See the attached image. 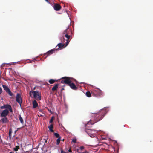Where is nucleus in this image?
<instances>
[{
  "label": "nucleus",
  "instance_id": "32",
  "mask_svg": "<svg viewBox=\"0 0 153 153\" xmlns=\"http://www.w3.org/2000/svg\"><path fill=\"white\" fill-rule=\"evenodd\" d=\"M84 149V147L83 146H82L80 147V149L81 150H83Z\"/></svg>",
  "mask_w": 153,
  "mask_h": 153
},
{
  "label": "nucleus",
  "instance_id": "29",
  "mask_svg": "<svg viewBox=\"0 0 153 153\" xmlns=\"http://www.w3.org/2000/svg\"><path fill=\"white\" fill-rule=\"evenodd\" d=\"M76 138H74L72 140V142L74 143H76Z\"/></svg>",
  "mask_w": 153,
  "mask_h": 153
},
{
  "label": "nucleus",
  "instance_id": "22",
  "mask_svg": "<svg viewBox=\"0 0 153 153\" xmlns=\"http://www.w3.org/2000/svg\"><path fill=\"white\" fill-rule=\"evenodd\" d=\"M86 95L87 97H91V94L90 91H87L86 93Z\"/></svg>",
  "mask_w": 153,
  "mask_h": 153
},
{
  "label": "nucleus",
  "instance_id": "43",
  "mask_svg": "<svg viewBox=\"0 0 153 153\" xmlns=\"http://www.w3.org/2000/svg\"><path fill=\"white\" fill-rule=\"evenodd\" d=\"M64 139H62V141H64Z\"/></svg>",
  "mask_w": 153,
  "mask_h": 153
},
{
  "label": "nucleus",
  "instance_id": "18",
  "mask_svg": "<svg viewBox=\"0 0 153 153\" xmlns=\"http://www.w3.org/2000/svg\"><path fill=\"white\" fill-rule=\"evenodd\" d=\"M57 81V80H56L51 79L49 80L48 82L51 84H52L55 82H56Z\"/></svg>",
  "mask_w": 153,
  "mask_h": 153
},
{
  "label": "nucleus",
  "instance_id": "13",
  "mask_svg": "<svg viewBox=\"0 0 153 153\" xmlns=\"http://www.w3.org/2000/svg\"><path fill=\"white\" fill-rule=\"evenodd\" d=\"M68 85L73 90H76L77 89V88L73 83L71 82Z\"/></svg>",
  "mask_w": 153,
  "mask_h": 153
},
{
  "label": "nucleus",
  "instance_id": "14",
  "mask_svg": "<svg viewBox=\"0 0 153 153\" xmlns=\"http://www.w3.org/2000/svg\"><path fill=\"white\" fill-rule=\"evenodd\" d=\"M4 117L2 118L0 120V122H1L3 123H7L9 120L6 117Z\"/></svg>",
  "mask_w": 153,
  "mask_h": 153
},
{
  "label": "nucleus",
  "instance_id": "41",
  "mask_svg": "<svg viewBox=\"0 0 153 153\" xmlns=\"http://www.w3.org/2000/svg\"><path fill=\"white\" fill-rule=\"evenodd\" d=\"M47 141L46 140H45V143H47Z\"/></svg>",
  "mask_w": 153,
  "mask_h": 153
},
{
  "label": "nucleus",
  "instance_id": "12",
  "mask_svg": "<svg viewBox=\"0 0 153 153\" xmlns=\"http://www.w3.org/2000/svg\"><path fill=\"white\" fill-rule=\"evenodd\" d=\"M54 8L55 10L59 11L61 9V7L59 4H55L54 6Z\"/></svg>",
  "mask_w": 153,
  "mask_h": 153
},
{
  "label": "nucleus",
  "instance_id": "17",
  "mask_svg": "<svg viewBox=\"0 0 153 153\" xmlns=\"http://www.w3.org/2000/svg\"><path fill=\"white\" fill-rule=\"evenodd\" d=\"M59 84H58L55 85L52 88V91H56L58 88Z\"/></svg>",
  "mask_w": 153,
  "mask_h": 153
},
{
  "label": "nucleus",
  "instance_id": "42",
  "mask_svg": "<svg viewBox=\"0 0 153 153\" xmlns=\"http://www.w3.org/2000/svg\"><path fill=\"white\" fill-rule=\"evenodd\" d=\"M74 80L75 82H76V80L75 79H74Z\"/></svg>",
  "mask_w": 153,
  "mask_h": 153
},
{
  "label": "nucleus",
  "instance_id": "38",
  "mask_svg": "<svg viewBox=\"0 0 153 153\" xmlns=\"http://www.w3.org/2000/svg\"><path fill=\"white\" fill-rule=\"evenodd\" d=\"M79 149H78V150H77V152H79V153H80V152H79Z\"/></svg>",
  "mask_w": 153,
  "mask_h": 153
},
{
  "label": "nucleus",
  "instance_id": "39",
  "mask_svg": "<svg viewBox=\"0 0 153 153\" xmlns=\"http://www.w3.org/2000/svg\"><path fill=\"white\" fill-rule=\"evenodd\" d=\"M64 90V88H62V89H61V91H62V90Z\"/></svg>",
  "mask_w": 153,
  "mask_h": 153
},
{
  "label": "nucleus",
  "instance_id": "27",
  "mask_svg": "<svg viewBox=\"0 0 153 153\" xmlns=\"http://www.w3.org/2000/svg\"><path fill=\"white\" fill-rule=\"evenodd\" d=\"M54 135L56 137V138H59V137H60L59 134L57 133H55L54 134Z\"/></svg>",
  "mask_w": 153,
  "mask_h": 153
},
{
  "label": "nucleus",
  "instance_id": "5",
  "mask_svg": "<svg viewBox=\"0 0 153 153\" xmlns=\"http://www.w3.org/2000/svg\"><path fill=\"white\" fill-rule=\"evenodd\" d=\"M59 50V48H54L48 51V52L44 53V56L47 55L45 57V59L46 58V57L48 56L51 55L53 53H55L56 51H57V50Z\"/></svg>",
  "mask_w": 153,
  "mask_h": 153
},
{
  "label": "nucleus",
  "instance_id": "15",
  "mask_svg": "<svg viewBox=\"0 0 153 153\" xmlns=\"http://www.w3.org/2000/svg\"><path fill=\"white\" fill-rule=\"evenodd\" d=\"M4 105L5 109H8L10 112H12L13 110L11 107L10 105L6 104Z\"/></svg>",
  "mask_w": 153,
  "mask_h": 153
},
{
  "label": "nucleus",
  "instance_id": "25",
  "mask_svg": "<svg viewBox=\"0 0 153 153\" xmlns=\"http://www.w3.org/2000/svg\"><path fill=\"white\" fill-rule=\"evenodd\" d=\"M12 133V130L10 128L9 129V137L10 138H11Z\"/></svg>",
  "mask_w": 153,
  "mask_h": 153
},
{
  "label": "nucleus",
  "instance_id": "10",
  "mask_svg": "<svg viewBox=\"0 0 153 153\" xmlns=\"http://www.w3.org/2000/svg\"><path fill=\"white\" fill-rule=\"evenodd\" d=\"M64 36V37H65L67 38L66 39V42L65 44V46H66L69 44L71 37L70 35H68V34H66Z\"/></svg>",
  "mask_w": 153,
  "mask_h": 153
},
{
  "label": "nucleus",
  "instance_id": "35",
  "mask_svg": "<svg viewBox=\"0 0 153 153\" xmlns=\"http://www.w3.org/2000/svg\"><path fill=\"white\" fill-rule=\"evenodd\" d=\"M68 151L69 152H72V151H71V149H69L68 150Z\"/></svg>",
  "mask_w": 153,
  "mask_h": 153
},
{
  "label": "nucleus",
  "instance_id": "19",
  "mask_svg": "<svg viewBox=\"0 0 153 153\" xmlns=\"http://www.w3.org/2000/svg\"><path fill=\"white\" fill-rule=\"evenodd\" d=\"M50 131L52 132H54L53 130V125L52 124H51L50 126L48 127Z\"/></svg>",
  "mask_w": 153,
  "mask_h": 153
},
{
  "label": "nucleus",
  "instance_id": "34",
  "mask_svg": "<svg viewBox=\"0 0 153 153\" xmlns=\"http://www.w3.org/2000/svg\"><path fill=\"white\" fill-rule=\"evenodd\" d=\"M39 111L40 112H42V111H43V110H42V109H40L39 110Z\"/></svg>",
  "mask_w": 153,
  "mask_h": 153
},
{
  "label": "nucleus",
  "instance_id": "37",
  "mask_svg": "<svg viewBox=\"0 0 153 153\" xmlns=\"http://www.w3.org/2000/svg\"><path fill=\"white\" fill-rule=\"evenodd\" d=\"M45 1L48 3H49L48 0H45Z\"/></svg>",
  "mask_w": 153,
  "mask_h": 153
},
{
  "label": "nucleus",
  "instance_id": "2",
  "mask_svg": "<svg viewBox=\"0 0 153 153\" xmlns=\"http://www.w3.org/2000/svg\"><path fill=\"white\" fill-rule=\"evenodd\" d=\"M91 94L93 96L97 97H101L103 95L102 91L98 89L93 90L91 91Z\"/></svg>",
  "mask_w": 153,
  "mask_h": 153
},
{
  "label": "nucleus",
  "instance_id": "9",
  "mask_svg": "<svg viewBox=\"0 0 153 153\" xmlns=\"http://www.w3.org/2000/svg\"><path fill=\"white\" fill-rule=\"evenodd\" d=\"M16 98V101L21 105L22 103V101L20 94L18 93L17 94Z\"/></svg>",
  "mask_w": 153,
  "mask_h": 153
},
{
  "label": "nucleus",
  "instance_id": "44",
  "mask_svg": "<svg viewBox=\"0 0 153 153\" xmlns=\"http://www.w3.org/2000/svg\"><path fill=\"white\" fill-rule=\"evenodd\" d=\"M35 89V88H34V90Z\"/></svg>",
  "mask_w": 153,
  "mask_h": 153
},
{
  "label": "nucleus",
  "instance_id": "20",
  "mask_svg": "<svg viewBox=\"0 0 153 153\" xmlns=\"http://www.w3.org/2000/svg\"><path fill=\"white\" fill-rule=\"evenodd\" d=\"M65 45L64 43H59L58 44L57 46L59 47V48H63Z\"/></svg>",
  "mask_w": 153,
  "mask_h": 153
},
{
  "label": "nucleus",
  "instance_id": "40",
  "mask_svg": "<svg viewBox=\"0 0 153 153\" xmlns=\"http://www.w3.org/2000/svg\"><path fill=\"white\" fill-rule=\"evenodd\" d=\"M25 153H28V152L27 151Z\"/></svg>",
  "mask_w": 153,
  "mask_h": 153
},
{
  "label": "nucleus",
  "instance_id": "8",
  "mask_svg": "<svg viewBox=\"0 0 153 153\" xmlns=\"http://www.w3.org/2000/svg\"><path fill=\"white\" fill-rule=\"evenodd\" d=\"M68 29L65 30L62 33V35L60 37V39L62 43H64L65 42V39H64V35L67 33Z\"/></svg>",
  "mask_w": 153,
  "mask_h": 153
},
{
  "label": "nucleus",
  "instance_id": "3",
  "mask_svg": "<svg viewBox=\"0 0 153 153\" xmlns=\"http://www.w3.org/2000/svg\"><path fill=\"white\" fill-rule=\"evenodd\" d=\"M72 78L70 77L64 76L60 80V82L62 83L66 84L68 85L72 82L71 80Z\"/></svg>",
  "mask_w": 153,
  "mask_h": 153
},
{
  "label": "nucleus",
  "instance_id": "21",
  "mask_svg": "<svg viewBox=\"0 0 153 153\" xmlns=\"http://www.w3.org/2000/svg\"><path fill=\"white\" fill-rule=\"evenodd\" d=\"M35 91H30L29 92V95L31 97H33L32 95H34V92Z\"/></svg>",
  "mask_w": 153,
  "mask_h": 153
},
{
  "label": "nucleus",
  "instance_id": "1",
  "mask_svg": "<svg viewBox=\"0 0 153 153\" xmlns=\"http://www.w3.org/2000/svg\"><path fill=\"white\" fill-rule=\"evenodd\" d=\"M106 114V111L104 110H101L97 113L94 114V118L93 120L91 119L88 121L86 124H85V126L86 127L87 124L93 125L95 123L102 120Z\"/></svg>",
  "mask_w": 153,
  "mask_h": 153
},
{
  "label": "nucleus",
  "instance_id": "6",
  "mask_svg": "<svg viewBox=\"0 0 153 153\" xmlns=\"http://www.w3.org/2000/svg\"><path fill=\"white\" fill-rule=\"evenodd\" d=\"M33 95V97L37 100H41V94L39 91H35Z\"/></svg>",
  "mask_w": 153,
  "mask_h": 153
},
{
  "label": "nucleus",
  "instance_id": "16",
  "mask_svg": "<svg viewBox=\"0 0 153 153\" xmlns=\"http://www.w3.org/2000/svg\"><path fill=\"white\" fill-rule=\"evenodd\" d=\"M33 107L34 108H35L38 107V104L36 101L34 100L33 102Z\"/></svg>",
  "mask_w": 153,
  "mask_h": 153
},
{
  "label": "nucleus",
  "instance_id": "26",
  "mask_svg": "<svg viewBox=\"0 0 153 153\" xmlns=\"http://www.w3.org/2000/svg\"><path fill=\"white\" fill-rule=\"evenodd\" d=\"M19 119L21 123L23 124L24 123L23 120L22 118L21 117V115H19Z\"/></svg>",
  "mask_w": 153,
  "mask_h": 153
},
{
  "label": "nucleus",
  "instance_id": "28",
  "mask_svg": "<svg viewBox=\"0 0 153 153\" xmlns=\"http://www.w3.org/2000/svg\"><path fill=\"white\" fill-rule=\"evenodd\" d=\"M54 117L53 116L51 118V119L50 120V121H49V123H52L53 121V120L54 119Z\"/></svg>",
  "mask_w": 153,
  "mask_h": 153
},
{
  "label": "nucleus",
  "instance_id": "7",
  "mask_svg": "<svg viewBox=\"0 0 153 153\" xmlns=\"http://www.w3.org/2000/svg\"><path fill=\"white\" fill-rule=\"evenodd\" d=\"M2 87L4 89L9 95L10 96H12L13 95V93L11 92L10 90L6 85H2Z\"/></svg>",
  "mask_w": 153,
  "mask_h": 153
},
{
  "label": "nucleus",
  "instance_id": "23",
  "mask_svg": "<svg viewBox=\"0 0 153 153\" xmlns=\"http://www.w3.org/2000/svg\"><path fill=\"white\" fill-rule=\"evenodd\" d=\"M19 146H15V148L13 149V150L16 152L19 149Z\"/></svg>",
  "mask_w": 153,
  "mask_h": 153
},
{
  "label": "nucleus",
  "instance_id": "31",
  "mask_svg": "<svg viewBox=\"0 0 153 153\" xmlns=\"http://www.w3.org/2000/svg\"><path fill=\"white\" fill-rule=\"evenodd\" d=\"M0 108L1 109H4V108H5V107H4V105L3 106H1Z\"/></svg>",
  "mask_w": 153,
  "mask_h": 153
},
{
  "label": "nucleus",
  "instance_id": "4",
  "mask_svg": "<svg viewBox=\"0 0 153 153\" xmlns=\"http://www.w3.org/2000/svg\"><path fill=\"white\" fill-rule=\"evenodd\" d=\"M85 131L91 137H94L95 136L96 131L95 130L86 129Z\"/></svg>",
  "mask_w": 153,
  "mask_h": 153
},
{
  "label": "nucleus",
  "instance_id": "45",
  "mask_svg": "<svg viewBox=\"0 0 153 153\" xmlns=\"http://www.w3.org/2000/svg\"><path fill=\"white\" fill-rule=\"evenodd\" d=\"M83 153V152H82V153Z\"/></svg>",
  "mask_w": 153,
  "mask_h": 153
},
{
  "label": "nucleus",
  "instance_id": "33",
  "mask_svg": "<svg viewBox=\"0 0 153 153\" xmlns=\"http://www.w3.org/2000/svg\"><path fill=\"white\" fill-rule=\"evenodd\" d=\"M61 153H66V152H65L63 150H61Z\"/></svg>",
  "mask_w": 153,
  "mask_h": 153
},
{
  "label": "nucleus",
  "instance_id": "24",
  "mask_svg": "<svg viewBox=\"0 0 153 153\" xmlns=\"http://www.w3.org/2000/svg\"><path fill=\"white\" fill-rule=\"evenodd\" d=\"M61 137H59L56 140V144L58 145L59 144L61 140Z\"/></svg>",
  "mask_w": 153,
  "mask_h": 153
},
{
  "label": "nucleus",
  "instance_id": "11",
  "mask_svg": "<svg viewBox=\"0 0 153 153\" xmlns=\"http://www.w3.org/2000/svg\"><path fill=\"white\" fill-rule=\"evenodd\" d=\"M9 111L7 109L4 110L1 113V117H6L9 113Z\"/></svg>",
  "mask_w": 153,
  "mask_h": 153
},
{
  "label": "nucleus",
  "instance_id": "36",
  "mask_svg": "<svg viewBox=\"0 0 153 153\" xmlns=\"http://www.w3.org/2000/svg\"><path fill=\"white\" fill-rule=\"evenodd\" d=\"M10 153H17L16 152L14 153V152H11Z\"/></svg>",
  "mask_w": 153,
  "mask_h": 153
},
{
  "label": "nucleus",
  "instance_id": "30",
  "mask_svg": "<svg viewBox=\"0 0 153 153\" xmlns=\"http://www.w3.org/2000/svg\"><path fill=\"white\" fill-rule=\"evenodd\" d=\"M2 89L0 87V95L2 94Z\"/></svg>",
  "mask_w": 153,
  "mask_h": 153
}]
</instances>
